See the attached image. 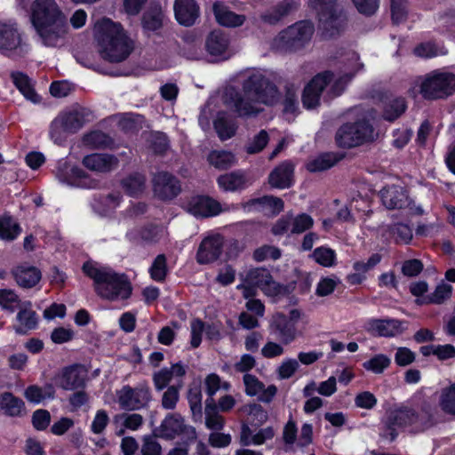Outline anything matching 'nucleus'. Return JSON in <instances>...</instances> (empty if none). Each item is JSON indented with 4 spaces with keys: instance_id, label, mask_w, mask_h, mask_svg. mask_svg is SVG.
Masks as SVG:
<instances>
[{
    "instance_id": "1",
    "label": "nucleus",
    "mask_w": 455,
    "mask_h": 455,
    "mask_svg": "<svg viewBox=\"0 0 455 455\" xmlns=\"http://www.w3.org/2000/svg\"><path fill=\"white\" fill-rule=\"evenodd\" d=\"M228 101L241 117L257 116L262 111L259 104L273 106L279 100L277 86L259 72L251 74L243 83V92L230 91Z\"/></svg>"
},
{
    "instance_id": "2",
    "label": "nucleus",
    "mask_w": 455,
    "mask_h": 455,
    "mask_svg": "<svg viewBox=\"0 0 455 455\" xmlns=\"http://www.w3.org/2000/svg\"><path fill=\"white\" fill-rule=\"evenodd\" d=\"M31 21L46 46H56L68 30L67 18L56 0H35Z\"/></svg>"
},
{
    "instance_id": "3",
    "label": "nucleus",
    "mask_w": 455,
    "mask_h": 455,
    "mask_svg": "<svg viewBox=\"0 0 455 455\" xmlns=\"http://www.w3.org/2000/svg\"><path fill=\"white\" fill-rule=\"evenodd\" d=\"M82 269L93 281L95 292L101 299L118 301L130 298L132 286L124 274L116 273L108 267L92 261L84 262Z\"/></svg>"
},
{
    "instance_id": "4",
    "label": "nucleus",
    "mask_w": 455,
    "mask_h": 455,
    "mask_svg": "<svg viewBox=\"0 0 455 455\" xmlns=\"http://www.w3.org/2000/svg\"><path fill=\"white\" fill-rule=\"evenodd\" d=\"M435 425L434 414L428 403L421 406H403L392 411L383 421L380 435L390 442L398 435L397 428H408L412 433L424 432Z\"/></svg>"
},
{
    "instance_id": "5",
    "label": "nucleus",
    "mask_w": 455,
    "mask_h": 455,
    "mask_svg": "<svg viewBox=\"0 0 455 455\" xmlns=\"http://www.w3.org/2000/svg\"><path fill=\"white\" fill-rule=\"evenodd\" d=\"M95 39L102 59L118 63L126 60L134 44L122 26L109 19H102L95 24Z\"/></svg>"
},
{
    "instance_id": "6",
    "label": "nucleus",
    "mask_w": 455,
    "mask_h": 455,
    "mask_svg": "<svg viewBox=\"0 0 455 455\" xmlns=\"http://www.w3.org/2000/svg\"><path fill=\"white\" fill-rule=\"evenodd\" d=\"M315 32L312 22L298 21L283 29L273 39L272 49L281 52H291L304 48L311 40Z\"/></svg>"
},
{
    "instance_id": "7",
    "label": "nucleus",
    "mask_w": 455,
    "mask_h": 455,
    "mask_svg": "<svg viewBox=\"0 0 455 455\" xmlns=\"http://www.w3.org/2000/svg\"><path fill=\"white\" fill-rule=\"evenodd\" d=\"M419 92L426 100L445 99L455 92V75L432 71L422 77Z\"/></svg>"
},
{
    "instance_id": "8",
    "label": "nucleus",
    "mask_w": 455,
    "mask_h": 455,
    "mask_svg": "<svg viewBox=\"0 0 455 455\" xmlns=\"http://www.w3.org/2000/svg\"><path fill=\"white\" fill-rule=\"evenodd\" d=\"M88 115L84 108L59 115L51 124V138L56 144H62L68 134L76 132L84 125Z\"/></svg>"
},
{
    "instance_id": "9",
    "label": "nucleus",
    "mask_w": 455,
    "mask_h": 455,
    "mask_svg": "<svg viewBox=\"0 0 455 455\" xmlns=\"http://www.w3.org/2000/svg\"><path fill=\"white\" fill-rule=\"evenodd\" d=\"M116 402L124 411H139L148 407L152 400L150 387L147 382L135 387L124 385L116 391Z\"/></svg>"
},
{
    "instance_id": "10",
    "label": "nucleus",
    "mask_w": 455,
    "mask_h": 455,
    "mask_svg": "<svg viewBox=\"0 0 455 455\" xmlns=\"http://www.w3.org/2000/svg\"><path fill=\"white\" fill-rule=\"evenodd\" d=\"M373 127L368 121L362 120L342 125L336 133L339 147L350 148L360 146L373 139Z\"/></svg>"
},
{
    "instance_id": "11",
    "label": "nucleus",
    "mask_w": 455,
    "mask_h": 455,
    "mask_svg": "<svg viewBox=\"0 0 455 455\" xmlns=\"http://www.w3.org/2000/svg\"><path fill=\"white\" fill-rule=\"evenodd\" d=\"M28 52L14 23H0V53L12 58L24 57Z\"/></svg>"
},
{
    "instance_id": "12",
    "label": "nucleus",
    "mask_w": 455,
    "mask_h": 455,
    "mask_svg": "<svg viewBox=\"0 0 455 455\" xmlns=\"http://www.w3.org/2000/svg\"><path fill=\"white\" fill-rule=\"evenodd\" d=\"M314 225L313 218L307 213H300L296 216L286 214L278 219L272 227V233L275 235L285 234H301L310 229Z\"/></svg>"
},
{
    "instance_id": "13",
    "label": "nucleus",
    "mask_w": 455,
    "mask_h": 455,
    "mask_svg": "<svg viewBox=\"0 0 455 455\" xmlns=\"http://www.w3.org/2000/svg\"><path fill=\"white\" fill-rule=\"evenodd\" d=\"M319 27L325 38L339 35L347 23V17L339 6L318 12Z\"/></svg>"
},
{
    "instance_id": "14",
    "label": "nucleus",
    "mask_w": 455,
    "mask_h": 455,
    "mask_svg": "<svg viewBox=\"0 0 455 455\" xmlns=\"http://www.w3.org/2000/svg\"><path fill=\"white\" fill-rule=\"evenodd\" d=\"M188 367L181 362L172 364L170 367H164L161 370L155 371L152 376L153 384L156 391H162L167 388L170 384L178 385L179 383L184 385V377L187 374Z\"/></svg>"
},
{
    "instance_id": "15",
    "label": "nucleus",
    "mask_w": 455,
    "mask_h": 455,
    "mask_svg": "<svg viewBox=\"0 0 455 455\" xmlns=\"http://www.w3.org/2000/svg\"><path fill=\"white\" fill-rule=\"evenodd\" d=\"M332 78V72L325 71L316 75L309 82L302 93V103L306 108H315L319 105L321 93Z\"/></svg>"
},
{
    "instance_id": "16",
    "label": "nucleus",
    "mask_w": 455,
    "mask_h": 455,
    "mask_svg": "<svg viewBox=\"0 0 455 455\" xmlns=\"http://www.w3.org/2000/svg\"><path fill=\"white\" fill-rule=\"evenodd\" d=\"M56 177L61 183L72 187L84 188H95L98 187V182L91 179L83 169L76 166L71 167L66 164L58 168Z\"/></svg>"
},
{
    "instance_id": "17",
    "label": "nucleus",
    "mask_w": 455,
    "mask_h": 455,
    "mask_svg": "<svg viewBox=\"0 0 455 455\" xmlns=\"http://www.w3.org/2000/svg\"><path fill=\"white\" fill-rule=\"evenodd\" d=\"M152 183L155 195L163 200H171L176 197L181 190L178 179L167 172L155 173Z\"/></svg>"
},
{
    "instance_id": "18",
    "label": "nucleus",
    "mask_w": 455,
    "mask_h": 455,
    "mask_svg": "<svg viewBox=\"0 0 455 455\" xmlns=\"http://www.w3.org/2000/svg\"><path fill=\"white\" fill-rule=\"evenodd\" d=\"M406 323L397 319H370L364 329L373 336L395 337L406 330Z\"/></svg>"
},
{
    "instance_id": "19",
    "label": "nucleus",
    "mask_w": 455,
    "mask_h": 455,
    "mask_svg": "<svg viewBox=\"0 0 455 455\" xmlns=\"http://www.w3.org/2000/svg\"><path fill=\"white\" fill-rule=\"evenodd\" d=\"M160 427L162 435L167 439H172L181 434H184L188 440L196 439L195 427L185 425L184 419L178 413L167 415Z\"/></svg>"
},
{
    "instance_id": "20",
    "label": "nucleus",
    "mask_w": 455,
    "mask_h": 455,
    "mask_svg": "<svg viewBox=\"0 0 455 455\" xmlns=\"http://www.w3.org/2000/svg\"><path fill=\"white\" fill-rule=\"evenodd\" d=\"M223 244L224 239L220 235L205 237L197 250V262L199 264H208L217 260L222 253Z\"/></svg>"
},
{
    "instance_id": "21",
    "label": "nucleus",
    "mask_w": 455,
    "mask_h": 455,
    "mask_svg": "<svg viewBox=\"0 0 455 455\" xmlns=\"http://www.w3.org/2000/svg\"><path fill=\"white\" fill-rule=\"evenodd\" d=\"M345 60V73L331 84L330 89L331 97L339 96L355 74L363 68V64L359 62V56L355 52H347Z\"/></svg>"
},
{
    "instance_id": "22",
    "label": "nucleus",
    "mask_w": 455,
    "mask_h": 455,
    "mask_svg": "<svg viewBox=\"0 0 455 455\" xmlns=\"http://www.w3.org/2000/svg\"><path fill=\"white\" fill-rule=\"evenodd\" d=\"M87 379V371L82 365L75 364L64 368L58 376L57 383L64 390H75L84 387Z\"/></svg>"
},
{
    "instance_id": "23",
    "label": "nucleus",
    "mask_w": 455,
    "mask_h": 455,
    "mask_svg": "<svg viewBox=\"0 0 455 455\" xmlns=\"http://www.w3.org/2000/svg\"><path fill=\"white\" fill-rule=\"evenodd\" d=\"M270 329L283 345L293 342L299 336L295 323L289 320L287 315L282 313H277L273 316Z\"/></svg>"
},
{
    "instance_id": "24",
    "label": "nucleus",
    "mask_w": 455,
    "mask_h": 455,
    "mask_svg": "<svg viewBox=\"0 0 455 455\" xmlns=\"http://www.w3.org/2000/svg\"><path fill=\"white\" fill-rule=\"evenodd\" d=\"M243 379L246 395L250 396L257 395L259 402L268 403L277 393V387L275 385H270L265 388V385L252 374H244Z\"/></svg>"
},
{
    "instance_id": "25",
    "label": "nucleus",
    "mask_w": 455,
    "mask_h": 455,
    "mask_svg": "<svg viewBox=\"0 0 455 455\" xmlns=\"http://www.w3.org/2000/svg\"><path fill=\"white\" fill-rule=\"evenodd\" d=\"M380 105L383 118L389 122H393L399 118L407 108L404 98L395 96L389 92L381 94Z\"/></svg>"
},
{
    "instance_id": "26",
    "label": "nucleus",
    "mask_w": 455,
    "mask_h": 455,
    "mask_svg": "<svg viewBox=\"0 0 455 455\" xmlns=\"http://www.w3.org/2000/svg\"><path fill=\"white\" fill-rule=\"evenodd\" d=\"M379 194L382 204L389 210L402 209L408 204L407 192L402 186H386L380 190Z\"/></svg>"
},
{
    "instance_id": "27",
    "label": "nucleus",
    "mask_w": 455,
    "mask_h": 455,
    "mask_svg": "<svg viewBox=\"0 0 455 455\" xmlns=\"http://www.w3.org/2000/svg\"><path fill=\"white\" fill-rule=\"evenodd\" d=\"M299 6V0H282L260 15V19L269 25H276L284 17Z\"/></svg>"
},
{
    "instance_id": "28",
    "label": "nucleus",
    "mask_w": 455,
    "mask_h": 455,
    "mask_svg": "<svg viewBox=\"0 0 455 455\" xmlns=\"http://www.w3.org/2000/svg\"><path fill=\"white\" fill-rule=\"evenodd\" d=\"M188 207L191 214L203 218L214 216L221 212L219 202L211 197L203 196L191 198Z\"/></svg>"
},
{
    "instance_id": "29",
    "label": "nucleus",
    "mask_w": 455,
    "mask_h": 455,
    "mask_svg": "<svg viewBox=\"0 0 455 455\" xmlns=\"http://www.w3.org/2000/svg\"><path fill=\"white\" fill-rule=\"evenodd\" d=\"M174 12L180 24L190 27L199 16V7L195 0H175Z\"/></svg>"
},
{
    "instance_id": "30",
    "label": "nucleus",
    "mask_w": 455,
    "mask_h": 455,
    "mask_svg": "<svg viewBox=\"0 0 455 455\" xmlns=\"http://www.w3.org/2000/svg\"><path fill=\"white\" fill-rule=\"evenodd\" d=\"M293 164L289 161H285L270 172L268 182L275 188H288L293 183Z\"/></svg>"
},
{
    "instance_id": "31",
    "label": "nucleus",
    "mask_w": 455,
    "mask_h": 455,
    "mask_svg": "<svg viewBox=\"0 0 455 455\" xmlns=\"http://www.w3.org/2000/svg\"><path fill=\"white\" fill-rule=\"evenodd\" d=\"M83 164L93 172H108L117 167L118 159L108 154H92L84 157Z\"/></svg>"
},
{
    "instance_id": "32",
    "label": "nucleus",
    "mask_w": 455,
    "mask_h": 455,
    "mask_svg": "<svg viewBox=\"0 0 455 455\" xmlns=\"http://www.w3.org/2000/svg\"><path fill=\"white\" fill-rule=\"evenodd\" d=\"M16 319L18 324L14 326V330L18 334H26L36 327V313L31 309V302L26 301L20 306Z\"/></svg>"
},
{
    "instance_id": "33",
    "label": "nucleus",
    "mask_w": 455,
    "mask_h": 455,
    "mask_svg": "<svg viewBox=\"0 0 455 455\" xmlns=\"http://www.w3.org/2000/svg\"><path fill=\"white\" fill-rule=\"evenodd\" d=\"M229 38L222 30L212 31L205 41V48L212 56H223L229 46Z\"/></svg>"
},
{
    "instance_id": "34",
    "label": "nucleus",
    "mask_w": 455,
    "mask_h": 455,
    "mask_svg": "<svg viewBox=\"0 0 455 455\" xmlns=\"http://www.w3.org/2000/svg\"><path fill=\"white\" fill-rule=\"evenodd\" d=\"M17 283L23 288L34 287L41 279V272L36 267L20 265L12 271Z\"/></svg>"
},
{
    "instance_id": "35",
    "label": "nucleus",
    "mask_w": 455,
    "mask_h": 455,
    "mask_svg": "<svg viewBox=\"0 0 455 455\" xmlns=\"http://www.w3.org/2000/svg\"><path fill=\"white\" fill-rule=\"evenodd\" d=\"M0 409L6 416L21 417L26 410L25 403L11 392L0 395Z\"/></svg>"
},
{
    "instance_id": "36",
    "label": "nucleus",
    "mask_w": 455,
    "mask_h": 455,
    "mask_svg": "<svg viewBox=\"0 0 455 455\" xmlns=\"http://www.w3.org/2000/svg\"><path fill=\"white\" fill-rule=\"evenodd\" d=\"M213 12L219 24L225 27H239L245 21V16L236 14L221 3L213 4Z\"/></svg>"
},
{
    "instance_id": "37",
    "label": "nucleus",
    "mask_w": 455,
    "mask_h": 455,
    "mask_svg": "<svg viewBox=\"0 0 455 455\" xmlns=\"http://www.w3.org/2000/svg\"><path fill=\"white\" fill-rule=\"evenodd\" d=\"M163 229L156 225H148L140 228H134L126 233L128 240L138 243L140 240L145 243H156L161 236Z\"/></svg>"
},
{
    "instance_id": "38",
    "label": "nucleus",
    "mask_w": 455,
    "mask_h": 455,
    "mask_svg": "<svg viewBox=\"0 0 455 455\" xmlns=\"http://www.w3.org/2000/svg\"><path fill=\"white\" fill-rule=\"evenodd\" d=\"M242 206L244 210L248 211L252 209L259 211L266 207H269L278 213L283 210V201L279 197L265 196L259 198L250 199L247 202L243 203Z\"/></svg>"
},
{
    "instance_id": "39",
    "label": "nucleus",
    "mask_w": 455,
    "mask_h": 455,
    "mask_svg": "<svg viewBox=\"0 0 455 455\" xmlns=\"http://www.w3.org/2000/svg\"><path fill=\"white\" fill-rule=\"evenodd\" d=\"M205 426L208 429L213 431H220L224 427L225 419L219 413L217 404L213 398H207L205 400Z\"/></svg>"
},
{
    "instance_id": "40",
    "label": "nucleus",
    "mask_w": 455,
    "mask_h": 455,
    "mask_svg": "<svg viewBox=\"0 0 455 455\" xmlns=\"http://www.w3.org/2000/svg\"><path fill=\"white\" fill-rule=\"evenodd\" d=\"M55 388L52 384H45L44 387L30 385L24 391L25 398L32 403H40L46 399H53Z\"/></svg>"
},
{
    "instance_id": "41",
    "label": "nucleus",
    "mask_w": 455,
    "mask_h": 455,
    "mask_svg": "<svg viewBox=\"0 0 455 455\" xmlns=\"http://www.w3.org/2000/svg\"><path fill=\"white\" fill-rule=\"evenodd\" d=\"M213 124L221 140H228L235 134L237 128L236 123L233 118L228 116L226 113H219Z\"/></svg>"
},
{
    "instance_id": "42",
    "label": "nucleus",
    "mask_w": 455,
    "mask_h": 455,
    "mask_svg": "<svg viewBox=\"0 0 455 455\" xmlns=\"http://www.w3.org/2000/svg\"><path fill=\"white\" fill-rule=\"evenodd\" d=\"M11 76L15 86L26 99L35 103L39 101V96L35 92L31 81L27 75L22 72H13Z\"/></svg>"
},
{
    "instance_id": "43",
    "label": "nucleus",
    "mask_w": 455,
    "mask_h": 455,
    "mask_svg": "<svg viewBox=\"0 0 455 455\" xmlns=\"http://www.w3.org/2000/svg\"><path fill=\"white\" fill-rule=\"evenodd\" d=\"M218 184L224 191H235L245 187V177L240 172H232L220 175Z\"/></svg>"
},
{
    "instance_id": "44",
    "label": "nucleus",
    "mask_w": 455,
    "mask_h": 455,
    "mask_svg": "<svg viewBox=\"0 0 455 455\" xmlns=\"http://www.w3.org/2000/svg\"><path fill=\"white\" fill-rule=\"evenodd\" d=\"M164 14L159 6L150 7L142 16V27L147 31H156L163 26Z\"/></svg>"
},
{
    "instance_id": "45",
    "label": "nucleus",
    "mask_w": 455,
    "mask_h": 455,
    "mask_svg": "<svg viewBox=\"0 0 455 455\" xmlns=\"http://www.w3.org/2000/svg\"><path fill=\"white\" fill-rule=\"evenodd\" d=\"M339 158L333 153H324L310 160L307 164V169L310 172H323L339 162Z\"/></svg>"
},
{
    "instance_id": "46",
    "label": "nucleus",
    "mask_w": 455,
    "mask_h": 455,
    "mask_svg": "<svg viewBox=\"0 0 455 455\" xmlns=\"http://www.w3.org/2000/svg\"><path fill=\"white\" fill-rule=\"evenodd\" d=\"M209 163L219 170H226L234 165L235 156L228 151L214 150L208 156Z\"/></svg>"
},
{
    "instance_id": "47",
    "label": "nucleus",
    "mask_w": 455,
    "mask_h": 455,
    "mask_svg": "<svg viewBox=\"0 0 455 455\" xmlns=\"http://www.w3.org/2000/svg\"><path fill=\"white\" fill-rule=\"evenodd\" d=\"M144 419L140 414L132 413L128 414L125 412L119 413L114 416L113 423L116 426L119 424L127 429L135 431L143 425Z\"/></svg>"
},
{
    "instance_id": "48",
    "label": "nucleus",
    "mask_w": 455,
    "mask_h": 455,
    "mask_svg": "<svg viewBox=\"0 0 455 455\" xmlns=\"http://www.w3.org/2000/svg\"><path fill=\"white\" fill-rule=\"evenodd\" d=\"M146 179L140 173L130 175L123 180L122 185L124 190L132 196H138L145 189Z\"/></svg>"
},
{
    "instance_id": "49",
    "label": "nucleus",
    "mask_w": 455,
    "mask_h": 455,
    "mask_svg": "<svg viewBox=\"0 0 455 455\" xmlns=\"http://www.w3.org/2000/svg\"><path fill=\"white\" fill-rule=\"evenodd\" d=\"M21 228L11 217H0V239L14 240L20 233Z\"/></svg>"
},
{
    "instance_id": "50",
    "label": "nucleus",
    "mask_w": 455,
    "mask_h": 455,
    "mask_svg": "<svg viewBox=\"0 0 455 455\" xmlns=\"http://www.w3.org/2000/svg\"><path fill=\"white\" fill-rule=\"evenodd\" d=\"M270 280V272L264 267H256L250 269L245 276V283L248 285L259 287L266 285V282Z\"/></svg>"
},
{
    "instance_id": "51",
    "label": "nucleus",
    "mask_w": 455,
    "mask_h": 455,
    "mask_svg": "<svg viewBox=\"0 0 455 455\" xmlns=\"http://www.w3.org/2000/svg\"><path fill=\"white\" fill-rule=\"evenodd\" d=\"M183 384L171 385L164 392L161 399V406L164 410H174L180 400V391L183 387Z\"/></svg>"
},
{
    "instance_id": "52",
    "label": "nucleus",
    "mask_w": 455,
    "mask_h": 455,
    "mask_svg": "<svg viewBox=\"0 0 455 455\" xmlns=\"http://www.w3.org/2000/svg\"><path fill=\"white\" fill-rule=\"evenodd\" d=\"M312 258L316 263L325 267L336 265V252L329 247L315 248L312 253Z\"/></svg>"
},
{
    "instance_id": "53",
    "label": "nucleus",
    "mask_w": 455,
    "mask_h": 455,
    "mask_svg": "<svg viewBox=\"0 0 455 455\" xmlns=\"http://www.w3.org/2000/svg\"><path fill=\"white\" fill-rule=\"evenodd\" d=\"M299 86L293 84L285 85V95L283 100V111L286 113H295L299 108L298 100Z\"/></svg>"
},
{
    "instance_id": "54",
    "label": "nucleus",
    "mask_w": 455,
    "mask_h": 455,
    "mask_svg": "<svg viewBox=\"0 0 455 455\" xmlns=\"http://www.w3.org/2000/svg\"><path fill=\"white\" fill-rule=\"evenodd\" d=\"M391 363L388 356L379 354L363 363V366L367 371H371L376 374L382 373Z\"/></svg>"
},
{
    "instance_id": "55",
    "label": "nucleus",
    "mask_w": 455,
    "mask_h": 455,
    "mask_svg": "<svg viewBox=\"0 0 455 455\" xmlns=\"http://www.w3.org/2000/svg\"><path fill=\"white\" fill-rule=\"evenodd\" d=\"M391 233L396 243L408 244L413 237L411 228L403 223H396L392 226Z\"/></svg>"
},
{
    "instance_id": "56",
    "label": "nucleus",
    "mask_w": 455,
    "mask_h": 455,
    "mask_svg": "<svg viewBox=\"0 0 455 455\" xmlns=\"http://www.w3.org/2000/svg\"><path fill=\"white\" fill-rule=\"evenodd\" d=\"M150 276L153 280L164 281L167 274L166 258L164 254H159L155 259L149 268Z\"/></svg>"
},
{
    "instance_id": "57",
    "label": "nucleus",
    "mask_w": 455,
    "mask_h": 455,
    "mask_svg": "<svg viewBox=\"0 0 455 455\" xmlns=\"http://www.w3.org/2000/svg\"><path fill=\"white\" fill-rule=\"evenodd\" d=\"M452 293V286L451 284L442 283L438 284L434 292L427 296V302L431 304H442L451 298Z\"/></svg>"
},
{
    "instance_id": "58",
    "label": "nucleus",
    "mask_w": 455,
    "mask_h": 455,
    "mask_svg": "<svg viewBox=\"0 0 455 455\" xmlns=\"http://www.w3.org/2000/svg\"><path fill=\"white\" fill-rule=\"evenodd\" d=\"M339 283L340 280L337 276L323 277L317 283L315 294L318 297L331 295Z\"/></svg>"
},
{
    "instance_id": "59",
    "label": "nucleus",
    "mask_w": 455,
    "mask_h": 455,
    "mask_svg": "<svg viewBox=\"0 0 455 455\" xmlns=\"http://www.w3.org/2000/svg\"><path fill=\"white\" fill-rule=\"evenodd\" d=\"M269 136L265 130H261L255 135L246 146V152L248 154H256L262 151L268 143Z\"/></svg>"
},
{
    "instance_id": "60",
    "label": "nucleus",
    "mask_w": 455,
    "mask_h": 455,
    "mask_svg": "<svg viewBox=\"0 0 455 455\" xmlns=\"http://www.w3.org/2000/svg\"><path fill=\"white\" fill-rule=\"evenodd\" d=\"M109 136L100 131H94L86 134L84 142L92 148H103L110 143Z\"/></svg>"
},
{
    "instance_id": "61",
    "label": "nucleus",
    "mask_w": 455,
    "mask_h": 455,
    "mask_svg": "<svg viewBox=\"0 0 455 455\" xmlns=\"http://www.w3.org/2000/svg\"><path fill=\"white\" fill-rule=\"evenodd\" d=\"M414 53L422 58H432L439 54H443L444 52L435 43L427 42L419 44L414 49Z\"/></svg>"
},
{
    "instance_id": "62",
    "label": "nucleus",
    "mask_w": 455,
    "mask_h": 455,
    "mask_svg": "<svg viewBox=\"0 0 455 455\" xmlns=\"http://www.w3.org/2000/svg\"><path fill=\"white\" fill-rule=\"evenodd\" d=\"M440 405L445 413L455 417V386L443 393Z\"/></svg>"
},
{
    "instance_id": "63",
    "label": "nucleus",
    "mask_w": 455,
    "mask_h": 455,
    "mask_svg": "<svg viewBox=\"0 0 455 455\" xmlns=\"http://www.w3.org/2000/svg\"><path fill=\"white\" fill-rule=\"evenodd\" d=\"M281 257V251L277 247L271 245H264L256 249L253 252V259L256 261H263L267 258L274 260L278 259Z\"/></svg>"
},
{
    "instance_id": "64",
    "label": "nucleus",
    "mask_w": 455,
    "mask_h": 455,
    "mask_svg": "<svg viewBox=\"0 0 455 455\" xmlns=\"http://www.w3.org/2000/svg\"><path fill=\"white\" fill-rule=\"evenodd\" d=\"M51 422V414L47 410L38 409L32 414V425L38 430H45Z\"/></svg>"
}]
</instances>
